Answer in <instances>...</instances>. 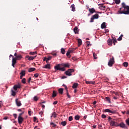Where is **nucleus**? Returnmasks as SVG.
<instances>
[{
    "label": "nucleus",
    "mask_w": 129,
    "mask_h": 129,
    "mask_svg": "<svg viewBox=\"0 0 129 129\" xmlns=\"http://www.w3.org/2000/svg\"><path fill=\"white\" fill-rule=\"evenodd\" d=\"M70 64H69V63H64L62 64H58L54 66V69L55 71H58V70L59 71H65V70H66L65 68H70Z\"/></svg>",
    "instance_id": "f257e3e1"
},
{
    "label": "nucleus",
    "mask_w": 129,
    "mask_h": 129,
    "mask_svg": "<svg viewBox=\"0 0 129 129\" xmlns=\"http://www.w3.org/2000/svg\"><path fill=\"white\" fill-rule=\"evenodd\" d=\"M125 10L129 11V6H126L124 3H122V8H120L119 11H120V12H126Z\"/></svg>",
    "instance_id": "f03ea898"
},
{
    "label": "nucleus",
    "mask_w": 129,
    "mask_h": 129,
    "mask_svg": "<svg viewBox=\"0 0 129 129\" xmlns=\"http://www.w3.org/2000/svg\"><path fill=\"white\" fill-rule=\"evenodd\" d=\"M115 61H114V57L113 56L112 57V58H110L108 65L109 66V67H112V65L114 64Z\"/></svg>",
    "instance_id": "7ed1b4c3"
},
{
    "label": "nucleus",
    "mask_w": 129,
    "mask_h": 129,
    "mask_svg": "<svg viewBox=\"0 0 129 129\" xmlns=\"http://www.w3.org/2000/svg\"><path fill=\"white\" fill-rule=\"evenodd\" d=\"M74 72V70L72 69H70L68 71H66V75H67V76H72V74Z\"/></svg>",
    "instance_id": "20e7f679"
},
{
    "label": "nucleus",
    "mask_w": 129,
    "mask_h": 129,
    "mask_svg": "<svg viewBox=\"0 0 129 129\" xmlns=\"http://www.w3.org/2000/svg\"><path fill=\"white\" fill-rule=\"evenodd\" d=\"M98 18H99L98 14L94 15L91 18L90 23H93L94 22V20H95V19H98Z\"/></svg>",
    "instance_id": "39448f33"
},
{
    "label": "nucleus",
    "mask_w": 129,
    "mask_h": 129,
    "mask_svg": "<svg viewBox=\"0 0 129 129\" xmlns=\"http://www.w3.org/2000/svg\"><path fill=\"white\" fill-rule=\"evenodd\" d=\"M110 124L111 126H118V123L114 121V119L111 120Z\"/></svg>",
    "instance_id": "423d86ee"
},
{
    "label": "nucleus",
    "mask_w": 129,
    "mask_h": 129,
    "mask_svg": "<svg viewBox=\"0 0 129 129\" xmlns=\"http://www.w3.org/2000/svg\"><path fill=\"white\" fill-rule=\"evenodd\" d=\"M104 112H108L109 113H112V114H115V113H116V111L111 110L109 109H106L104 110Z\"/></svg>",
    "instance_id": "0eeeda50"
},
{
    "label": "nucleus",
    "mask_w": 129,
    "mask_h": 129,
    "mask_svg": "<svg viewBox=\"0 0 129 129\" xmlns=\"http://www.w3.org/2000/svg\"><path fill=\"white\" fill-rule=\"evenodd\" d=\"M122 14H123L124 15H129V10H126V11H118L117 12L118 15H121Z\"/></svg>",
    "instance_id": "6e6552de"
},
{
    "label": "nucleus",
    "mask_w": 129,
    "mask_h": 129,
    "mask_svg": "<svg viewBox=\"0 0 129 129\" xmlns=\"http://www.w3.org/2000/svg\"><path fill=\"white\" fill-rule=\"evenodd\" d=\"M37 57V55H35L34 56H30L29 55H27L26 56V60H29V61H32L35 59Z\"/></svg>",
    "instance_id": "1a4fd4ad"
},
{
    "label": "nucleus",
    "mask_w": 129,
    "mask_h": 129,
    "mask_svg": "<svg viewBox=\"0 0 129 129\" xmlns=\"http://www.w3.org/2000/svg\"><path fill=\"white\" fill-rule=\"evenodd\" d=\"M14 56H15V58L16 59V60H21V59H22L23 58V57H22V55H21V54H17V53H15L14 54Z\"/></svg>",
    "instance_id": "9d476101"
},
{
    "label": "nucleus",
    "mask_w": 129,
    "mask_h": 129,
    "mask_svg": "<svg viewBox=\"0 0 129 129\" xmlns=\"http://www.w3.org/2000/svg\"><path fill=\"white\" fill-rule=\"evenodd\" d=\"M118 126L122 127V128L127 129V126H126L125 124H124L123 122H121L120 124H119Z\"/></svg>",
    "instance_id": "9b49d317"
},
{
    "label": "nucleus",
    "mask_w": 129,
    "mask_h": 129,
    "mask_svg": "<svg viewBox=\"0 0 129 129\" xmlns=\"http://www.w3.org/2000/svg\"><path fill=\"white\" fill-rule=\"evenodd\" d=\"M23 121H24V118L22 116H18V123H19V124H22Z\"/></svg>",
    "instance_id": "f8f14e48"
},
{
    "label": "nucleus",
    "mask_w": 129,
    "mask_h": 129,
    "mask_svg": "<svg viewBox=\"0 0 129 129\" xmlns=\"http://www.w3.org/2000/svg\"><path fill=\"white\" fill-rule=\"evenodd\" d=\"M18 88H21V84H20L15 85L13 87V89H14V90L15 91H17V90H18Z\"/></svg>",
    "instance_id": "ddd939ff"
},
{
    "label": "nucleus",
    "mask_w": 129,
    "mask_h": 129,
    "mask_svg": "<svg viewBox=\"0 0 129 129\" xmlns=\"http://www.w3.org/2000/svg\"><path fill=\"white\" fill-rule=\"evenodd\" d=\"M15 102L17 106L20 107L22 106V103H21V101L19 100V99H16Z\"/></svg>",
    "instance_id": "4468645a"
},
{
    "label": "nucleus",
    "mask_w": 129,
    "mask_h": 129,
    "mask_svg": "<svg viewBox=\"0 0 129 129\" xmlns=\"http://www.w3.org/2000/svg\"><path fill=\"white\" fill-rule=\"evenodd\" d=\"M15 64H17V59L15 58H13L12 66H13V67L14 68H15Z\"/></svg>",
    "instance_id": "2eb2a0df"
},
{
    "label": "nucleus",
    "mask_w": 129,
    "mask_h": 129,
    "mask_svg": "<svg viewBox=\"0 0 129 129\" xmlns=\"http://www.w3.org/2000/svg\"><path fill=\"white\" fill-rule=\"evenodd\" d=\"M74 32L75 34H79V31L78 30V27H77V26H76L74 28Z\"/></svg>",
    "instance_id": "dca6fc26"
},
{
    "label": "nucleus",
    "mask_w": 129,
    "mask_h": 129,
    "mask_svg": "<svg viewBox=\"0 0 129 129\" xmlns=\"http://www.w3.org/2000/svg\"><path fill=\"white\" fill-rule=\"evenodd\" d=\"M107 44L109 46H112V43H113V41L112 39H108L107 41Z\"/></svg>",
    "instance_id": "f3484780"
},
{
    "label": "nucleus",
    "mask_w": 129,
    "mask_h": 129,
    "mask_svg": "<svg viewBox=\"0 0 129 129\" xmlns=\"http://www.w3.org/2000/svg\"><path fill=\"white\" fill-rule=\"evenodd\" d=\"M89 12H90V13L91 14H93V13H95V9H94V8H89Z\"/></svg>",
    "instance_id": "a211bd4d"
},
{
    "label": "nucleus",
    "mask_w": 129,
    "mask_h": 129,
    "mask_svg": "<svg viewBox=\"0 0 129 129\" xmlns=\"http://www.w3.org/2000/svg\"><path fill=\"white\" fill-rule=\"evenodd\" d=\"M101 29H106V25L105 22H103L101 25Z\"/></svg>",
    "instance_id": "6ab92c4d"
},
{
    "label": "nucleus",
    "mask_w": 129,
    "mask_h": 129,
    "mask_svg": "<svg viewBox=\"0 0 129 129\" xmlns=\"http://www.w3.org/2000/svg\"><path fill=\"white\" fill-rule=\"evenodd\" d=\"M36 68H30L28 69V72H33V71H35Z\"/></svg>",
    "instance_id": "aec40b11"
},
{
    "label": "nucleus",
    "mask_w": 129,
    "mask_h": 129,
    "mask_svg": "<svg viewBox=\"0 0 129 129\" xmlns=\"http://www.w3.org/2000/svg\"><path fill=\"white\" fill-rule=\"evenodd\" d=\"M57 96V91H53L52 92V97H56Z\"/></svg>",
    "instance_id": "412c9836"
},
{
    "label": "nucleus",
    "mask_w": 129,
    "mask_h": 129,
    "mask_svg": "<svg viewBox=\"0 0 129 129\" xmlns=\"http://www.w3.org/2000/svg\"><path fill=\"white\" fill-rule=\"evenodd\" d=\"M44 68H45L46 69H50L51 67L50 66V64L47 63L46 65L44 66Z\"/></svg>",
    "instance_id": "4be33fe9"
},
{
    "label": "nucleus",
    "mask_w": 129,
    "mask_h": 129,
    "mask_svg": "<svg viewBox=\"0 0 129 129\" xmlns=\"http://www.w3.org/2000/svg\"><path fill=\"white\" fill-rule=\"evenodd\" d=\"M78 43L79 46H81L82 45V40L81 39H78Z\"/></svg>",
    "instance_id": "5701e85b"
},
{
    "label": "nucleus",
    "mask_w": 129,
    "mask_h": 129,
    "mask_svg": "<svg viewBox=\"0 0 129 129\" xmlns=\"http://www.w3.org/2000/svg\"><path fill=\"white\" fill-rule=\"evenodd\" d=\"M58 90L59 94H63V91L64 90L63 88H59Z\"/></svg>",
    "instance_id": "b1692460"
},
{
    "label": "nucleus",
    "mask_w": 129,
    "mask_h": 129,
    "mask_svg": "<svg viewBox=\"0 0 129 129\" xmlns=\"http://www.w3.org/2000/svg\"><path fill=\"white\" fill-rule=\"evenodd\" d=\"M78 86V83H75L73 84V86H72V88H77V87Z\"/></svg>",
    "instance_id": "393cba45"
},
{
    "label": "nucleus",
    "mask_w": 129,
    "mask_h": 129,
    "mask_svg": "<svg viewBox=\"0 0 129 129\" xmlns=\"http://www.w3.org/2000/svg\"><path fill=\"white\" fill-rule=\"evenodd\" d=\"M75 119H76V120H79V119H80V116L79 115H76L75 116Z\"/></svg>",
    "instance_id": "a878e982"
},
{
    "label": "nucleus",
    "mask_w": 129,
    "mask_h": 129,
    "mask_svg": "<svg viewBox=\"0 0 129 129\" xmlns=\"http://www.w3.org/2000/svg\"><path fill=\"white\" fill-rule=\"evenodd\" d=\"M60 124H61L62 126H65V125L67 124V122H66V121H62L61 122Z\"/></svg>",
    "instance_id": "bb28decb"
},
{
    "label": "nucleus",
    "mask_w": 129,
    "mask_h": 129,
    "mask_svg": "<svg viewBox=\"0 0 129 129\" xmlns=\"http://www.w3.org/2000/svg\"><path fill=\"white\" fill-rule=\"evenodd\" d=\"M95 82L94 81H87V84H94Z\"/></svg>",
    "instance_id": "cd10ccee"
},
{
    "label": "nucleus",
    "mask_w": 129,
    "mask_h": 129,
    "mask_svg": "<svg viewBox=\"0 0 129 129\" xmlns=\"http://www.w3.org/2000/svg\"><path fill=\"white\" fill-rule=\"evenodd\" d=\"M72 12H75V5L74 4L72 5Z\"/></svg>",
    "instance_id": "c85d7f7f"
},
{
    "label": "nucleus",
    "mask_w": 129,
    "mask_h": 129,
    "mask_svg": "<svg viewBox=\"0 0 129 129\" xmlns=\"http://www.w3.org/2000/svg\"><path fill=\"white\" fill-rule=\"evenodd\" d=\"M11 95L12 96H16V92L14 91L13 90H11Z\"/></svg>",
    "instance_id": "c756f323"
},
{
    "label": "nucleus",
    "mask_w": 129,
    "mask_h": 129,
    "mask_svg": "<svg viewBox=\"0 0 129 129\" xmlns=\"http://www.w3.org/2000/svg\"><path fill=\"white\" fill-rule=\"evenodd\" d=\"M20 75H22V76H25V75H26V72L25 71H22L20 73Z\"/></svg>",
    "instance_id": "7c9ffc66"
},
{
    "label": "nucleus",
    "mask_w": 129,
    "mask_h": 129,
    "mask_svg": "<svg viewBox=\"0 0 129 129\" xmlns=\"http://www.w3.org/2000/svg\"><path fill=\"white\" fill-rule=\"evenodd\" d=\"M29 54L30 55H32V56H34V55H37V51L30 52Z\"/></svg>",
    "instance_id": "2f4dec72"
},
{
    "label": "nucleus",
    "mask_w": 129,
    "mask_h": 129,
    "mask_svg": "<svg viewBox=\"0 0 129 129\" xmlns=\"http://www.w3.org/2000/svg\"><path fill=\"white\" fill-rule=\"evenodd\" d=\"M51 117H57V114H56V112H54L51 116Z\"/></svg>",
    "instance_id": "473e14b6"
},
{
    "label": "nucleus",
    "mask_w": 129,
    "mask_h": 129,
    "mask_svg": "<svg viewBox=\"0 0 129 129\" xmlns=\"http://www.w3.org/2000/svg\"><path fill=\"white\" fill-rule=\"evenodd\" d=\"M123 66L124 67H127V66H128V63L127 62H124L123 63Z\"/></svg>",
    "instance_id": "72a5a7b5"
},
{
    "label": "nucleus",
    "mask_w": 129,
    "mask_h": 129,
    "mask_svg": "<svg viewBox=\"0 0 129 129\" xmlns=\"http://www.w3.org/2000/svg\"><path fill=\"white\" fill-rule=\"evenodd\" d=\"M105 99L109 102V103H111V101H110V98L108 97H105Z\"/></svg>",
    "instance_id": "f704fd0d"
},
{
    "label": "nucleus",
    "mask_w": 129,
    "mask_h": 129,
    "mask_svg": "<svg viewBox=\"0 0 129 129\" xmlns=\"http://www.w3.org/2000/svg\"><path fill=\"white\" fill-rule=\"evenodd\" d=\"M66 52V51H65V49H64L63 48H61V54H65Z\"/></svg>",
    "instance_id": "c9c22d12"
},
{
    "label": "nucleus",
    "mask_w": 129,
    "mask_h": 129,
    "mask_svg": "<svg viewBox=\"0 0 129 129\" xmlns=\"http://www.w3.org/2000/svg\"><path fill=\"white\" fill-rule=\"evenodd\" d=\"M100 9L101 10H103V11H104L105 10V6L102 5L100 6Z\"/></svg>",
    "instance_id": "e433bc0d"
},
{
    "label": "nucleus",
    "mask_w": 129,
    "mask_h": 129,
    "mask_svg": "<svg viewBox=\"0 0 129 129\" xmlns=\"http://www.w3.org/2000/svg\"><path fill=\"white\" fill-rule=\"evenodd\" d=\"M122 37H123V35L121 34L119 38L117 39L118 41H121L122 40Z\"/></svg>",
    "instance_id": "4c0bfd02"
},
{
    "label": "nucleus",
    "mask_w": 129,
    "mask_h": 129,
    "mask_svg": "<svg viewBox=\"0 0 129 129\" xmlns=\"http://www.w3.org/2000/svg\"><path fill=\"white\" fill-rule=\"evenodd\" d=\"M52 59V56H49L48 57H46V63H48L49 62V60H51Z\"/></svg>",
    "instance_id": "58836bf2"
},
{
    "label": "nucleus",
    "mask_w": 129,
    "mask_h": 129,
    "mask_svg": "<svg viewBox=\"0 0 129 129\" xmlns=\"http://www.w3.org/2000/svg\"><path fill=\"white\" fill-rule=\"evenodd\" d=\"M50 125H52V127H55V126H57V125H56L55 123L53 122H51L50 123Z\"/></svg>",
    "instance_id": "ea45409f"
},
{
    "label": "nucleus",
    "mask_w": 129,
    "mask_h": 129,
    "mask_svg": "<svg viewBox=\"0 0 129 129\" xmlns=\"http://www.w3.org/2000/svg\"><path fill=\"white\" fill-rule=\"evenodd\" d=\"M115 2L116 5H119L120 4V0H115Z\"/></svg>",
    "instance_id": "a19ab883"
},
{
    "label": "nucleus",
    "mask_w": 129,
    "mask_h": 129,
    "mask_svg": "<svg viewBox=\"0 0 129 129\" xmlns=\"http://www.w3.org/2000/svg\"><path fill=\"white\" fill-rule=\"evenodd\" d=\"M69 121H72L73 120V117L72 116H71L69 117Z\"/></svg>",
    "instance_id": "79ce46f5"
},
{
    "label": "nucleus",
    "mask_w": 129,
    "mask_h": 129,
    "mask_svg": "<svg viewBox=\"0 0 129 129\" xmlns=\"http://www.w3.org/2000/svg\"><path fill=\"white\" fill-rule=\"evenodd\" d=\"M39 100V98L37 96H34V100L35 101H38V100Z\"/></svg>",
    "instance_id": "37998d69"
},
{
    "label": "nucleus",
    "mask_w": 129,
    "mask_h": 129,
    "mask_svg": "<svg viewBox=\"0 0 129 129\" xmlns=\"http://www.w3.org/2000/svg\"><path fill=\"white\" fill-rule=\"evenodd\" d=\"M67 95L68 98H71V96L69 95V93H68V90H67Z\"/></svg>",
    "instance_id": "c03bdc74"
},
{
    "label": "nucleus",
    "mask_w": 129,
    "mask_h": 129,
    "mask_svg": "<svg viewBox=\"0 0 129 129\" xmlns=\"http://www.w3.org/2000/svg\"><path fill=\"white\" fill-rule=\"evenodd\" d=\"M67 56H68L69 58H70V57H71V55H70V53L68 51L67 52Z\"/></svg>",
    "instance_id": "a18cd8bd"
},
{
    "label": "nucleus",
    "mask_w": 129,
    "mask_h": 129,
    "mask_svg": "<svg viewBox=\"0 0 129 129\" xmlns=\"http://www.w3.org/2000/svg\"><path fill=\"white\" fill-rule=\"evenodd\" d=\"M22 83H23L24 84H26V79L25 78H23L22 80Z\"/></svg>",
    "instance_id": "49530a36"
},
{
    "label": "nucleus",
    "mask_w": 129,
    "mask_h": 129,
    "mask_svg": "<svg viewBox=\"0 0 129 129\" xmlns=\"http://www.w3.org/2000/svg\"><path fill=\"white\" fill-rule=\"evenodd\" d=\"M112 41H113V43L114 44V45H115L116 43H117V41L116 40H115L114 39H113Z\"/></svg>",
    "instance_id": "de8ad7c7"
},
{
    "label": "nucleus",
    "mask_w": 129,
    "mask_h": 129,
    "mask_svg": "<svg viewBox=\"0 0 129 129\" xmlns=\"http://www.w3.org/2000/svg\"><path fill=\"white\" fill-rule=\"evenodd\" d=\"M34 77L35 78H38V77H39V74L36 73L35 74H34Z\"/></svg>",
    "instance_id": "09e8293b"
},
{
    "label": "nucleus",
    "mask_w": 129,
    "mask_h": 129,
    "mask_svg": "<svg viewBox=\"0 0 129 129\" xmlns=\"http://www.w3.org/2000/svg\"><path fill=\"white\" fill-rule=\"evenodd\" d=\"M62 86L65 88L66 90H68V88H67V86L66 85H62Z\"/></svg>",
    "instance_id": "8fccbe9b"
},
{
    "label": "nucleus",
    "mask_w": 129,
    "mask_h": 129,
    "mask_svg": "<svg viewBox=\"0 0 129 129\" xmlns=\"http://www.w3.org/2000/svg\"><path fill=\"white\" fill-rule=\"evenodd\" d=\"M87 46L89 47L91 44H90V41H87Z\"/></svg>",
    "instance_id": "3c124183"
},
{
    "label": "nucleus",
    "mask_w": 129,
    "mask_h": 129,
    "mask_svg": "<svg viewBox=\"0 0 129 129\" xmlns=\"http://www.w3.org/2000/svg\"><path fill=\"white\" fill-rule=\"evenodd\" d=\"M126 123L127 124V125H129V118H128L126 120Z\"/></svg>",
    "instance_id": "603ef678"
},
{
    "label": "nucleus",
    "mask_w": 129,
    "mask_h": 129,
    "mask_svg": "<svg viewBox=\"0 0 129 129\" xmlns=\"http://www.w3.org/2000/svg\"><path fill=\"white\" fill-rule=\"evenodd\" d=\"M37 119H38V118H37V117H36V116H34V117H33V120H34V121H37Z\"/></svg>",
    "instance_id": "864d4df0"
},
{
    "label": "nucleus",
    "mask_w": 129,
    "mask_h": 129,
    "mask_svg": "<svg viewBox=\"0 0 129 129\" xmlns=\"http://www.w3.org/2000/svg\"><path fill=\"white\" fill-rule=\"evenodd\" d=\"M102 118H106V115L105 114H102Z\"/></svg>",
    "instance_id": "5fc2aeb1"
},
{
    "label": "nucleus",
    "mask_w": 129,
    "mask_h": 129,
    "mask_svg": "<svg viewBox=\"0 0 129 129\" xmlns=\"http://www.w3.org/2000/svg\"><path fill=\"white\" fill-rule=\"evenodd\" d=\"M28 113L29 115H30V116L32 115V111H28Z\"/></svg>",
    "instance_id": "6e6d98bb"
},
{
    "label": "nucleus",
    "mask_w": 129,
    "mask_h": 129,
    "mask_svg": "<svg viewBox=\"0 0 129 129\" xmlns=\"http://www.w3.org/2000/svg\"><path fill=\"white\" fill-rule=\"evenodd\" d=\"M24 113H25V112L23 111L21 113L19 114V116H22V115H23V114H24Z\"/></svg>",
    "instance_id": "4d7b16f0"
},
{
    "label": "nucleus",
    "mask_w": 129,
    "mask_h": 129,
    "mask_svg": "<svg viewBox=\"0 0 129 129\" xmlns=\"http://www.w3.org/2000/svg\"><path fill=\"white\" fill-rule=\"evenodd\" d=\"M31 80H32V78H31V77H30V78L28 79V83H30V82H31Z\"/></svg>",
    "instance_id": "13d9d810"
},
{
    "label": "nucleus",
    "mask_w": 129,
    "mask_h": 129,
    "mask_svg": "<svg viewBox=\"0 0 129 129\" xmlns=\"http://www.w3.org/2000/svg\"><path fill=\"white\" fill-rule=\"evenodd\" d=\"M68 51H69L70 53H73V49H69V50H68Z\"/></svg>",
    "instance_id": "bf43d9fd"
},
{
    "label": "nucleus",
    "mask_w": 129,
    "mask_h": 129,
    "mask_svg": "<svg viewBox=\"0 0 129 129\" xmlns=\"http://www.w3.org/2000/svg\"><path fill=\"white\" fill-rule=\"evenodd\" d=\"M13 116L15 117V119H16L17 118V114H13Z\"/></svg>",
    "instance_id": "052dcab7"
},
{
    "label": "nucleus",
    "mask_w": 129,
    "mask_h": 129,
    "mask_svg": "<svg viewBox=\"0 0 129 129\" xmlns=\"http://www.w3.org/2000/svg\"><path fill=\"white\" fill-rule=\"evenodd\" d=\"M93 56L94 59H97L96 57V54H95V53H93Z\"/></svg>",
    "instance_id": "680f3d73"
},
{
    "label": "nucleus",
    "mask_w": 129,
    "mask_h": 129,
    "mask_svg": "<svg viewBox=\"0 0 129 129\" xmlns=\"http://www.w3.org/2000/svg\"><path fill=\"white\" fill-rule=\"evenodd\" d=\"M43 113H44V112H43V111H41L39 112V114H40L41 116H42V115H43Z\"/></svg>",
    "instance_id": "e2e57ef3"
},
{
    "label": "nucleus",
    "mask_w": 129,
    "mask_h": 129,
    "mask_svg": "<svg viewBox=\"0 0 129 129\" xmlns=\"http://www.w3.org/2000/svg\"><path fill=\"white\" fill-rule=\"evenodd\" d=\"M57 103H58V101H55L53 103V104H54V105H55V104H57Z\"/></svg>",
    "instance_id": "0e129e2a"
},
{
    "label": "nucleus",
    "mask_w": 129,
    "mask_h": 129,
    "mask_svg": "<svg viewBox=\"0 0 129 129\" xmlns=\"http://www.w3.org/2000/svg\"><path fill=\"white\" fill-rule=\"evenodd\" d=\"M65 78H67V77L65 76H63L61 77V79H65Z\"/></svg>",
    "instance_id": "69168bd1"
},
{
    "label": "nucleus",
    "mask_w": 129,
    "mask_h": 129,
    "mask_svg": "<svg viewBox=\"0 0 129 129\" xmlns=\"http://www.w3.org/2000/svg\"><path fill=\"white\" fill-rule=\"evenodd\" d=\"M8 118H9L8 117L5 116V117L3 118V119H5V120H7V119H8Z\"/></svg>",
    "instance_id": "338daca9"
},
{
    "label": "nucleus",
    "mask_w": 129,
    "mask_h": 129,
    "mask_svg": "<svg viewBox=\"0 0 129 129\" xmlns=\"http://www.w3.org/2000/svg\"><path fill=\"white\" fill-rule=\"evenodd\" d=\"M108 121H110V119H112L111 117H110V116H108Z\"/></svg>",
    "instance_id": "774afa93"
}]
</instances>
